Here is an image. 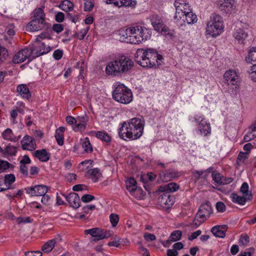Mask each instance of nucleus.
<instances>
[{
  "mask_svg": "<svg viewBox=\"0 0 256 256\" xmlns=\"http://www.w3.org/2000/svg\"><path fill=\"white\" fill-rule=\"evenodd\" d=\"M135 61L144 68L158 66L162 62V56L154 48H140L135 54Z\"/></svg>",
  "mask_w": 256,
  "mask_h": 256,
  "instance_id": "nucleus-1",
  "label": "nucleus"
},
{
  "mask_svg": "<svg viewBox=\"0 0 256 256\" xmlns=\"http://www.w3.org/2000/svg\"><path fill=\"white\" fill-rule=\"evenodd\" d=\"M134 63L128 57L121 56L109 62L106 68V72L112 76H120L130 70Z\"/></svg>",
  "mask_w": 256,
  "mask_h": 256,
  "instance_id": "nucleus-2",
  "label": "nucleus"
},
{
  "mask_svg": "<svg viewBox=\"0 0 256 256\" xmlns=\"http://www.w3.org/2000/svg\"><path fill=\"white\" fill-rule=\"evenodd\" d=\"M197 22V16L192 10L183 14L179 16H177V24L180 30V37L184 39L190 36L189 24H193Z\"/></svg>",
  "mask_w": 256,
  "mask_h": 256,
  "instance_id": "nucleus-3",
  "label": "nucleus"
},
{
  "mask_svg": "<svg viewBox=\"0 0 256 256\" xmlns=\"http://www.w3.org/2000/svg\"><path fill=\"white\" fill-rule=\"evenodd\" d=\"M158 190L159 192H164L158 198V202L160 206H164L168 208L174 204L176 198L174 196L170 194V192L176 191V183L171 182L161 186L158 187Z\"/></svg>",
  "mask_w": 256,
  "mask_h": 256,
  "instance_id": "nucleus-4",
  "label": "nucleus"
},
{
  "mask_svg": "<svg viewBox=\"0 0 256 256\" xmlns=\"http://www.w3.org/2000/svg\"><path fill=\"white\" fill-rule=\"evenodd\" d=\"M222 18L218 14H213L207 24L206 33L212 37L219 36L224 29Z\"/></svg>",
  "mask_w": 256,
  "mask_h": 256,
  "instance_id": "nucleus-5",
  "label": "nucleus"
},
{
  "mask_svg": "<svg viewBox=\"0 0 256 256\" xmlns=\"http://www.w3.org/2000/svg\"><path fill=\"white\" fill-rule=\"evenodd\" d=\"M112 92V98L116 101L124 104L132 102V94L131 90L122 84L115 85Z\"/></svg>",
  "mask_w": 256,
  "mask_h": 256,
  "instance_id": "nucleus-6",
  "label": "nucleus"
},
{
  "mask_svg": "<svg viewBox=\"0 0 256 256\" xmlns=\"http://www.w3.org/2000/svg\"><path fill=\"white\" fill-rule=\"evenodd\" d=\"M130 127L129 130L132 134L130 136V140H134L140 138L142 134L144 126V118H134L128 121Z\"/></svg>",
  "mask_w": 256,
  "mask_h": 256,
  "instance_id": "nucleus-7",
  "label": "nucleus"
},
{
  "mask_svg": "<svg viewBox=\"0 0 256 256\" xmlns=\"http://www.w3.org/2000/svg\"><path fill=\"white\" fill-rule=\"evenodd\" d=\"M224 78L225 84L228 86V91L229 93L236 94L238 86V76L236 71L231 70L226 71L224 75Z\"/></svg>",
  "mask_w": 256,
  "mask_h": 256,
  "instance_id": "nucleus-8",
  "label": "nucleus"
},
{
  "mask_svg": "<svg viewBox=\"0 0 256 256\" xmlns=\"http://www.w3.org/2000/svg\"><path fill=\"white\" fill-rule=\"evenodd\" d=\"M132 32L131 38H130V43L139 44L143 40H146L150 36L148 33H146L147 30L143 28L140 26H136L132 27Z\"/></svg>",
  "mask_w": 256,
  "mask_h": 256,
  "instance_id": "nucleus-9",
  "label": "nucleus"
},
{
  "mask_svg": "<svg viewBox=\"0 0 256 256\" xmlns=\"http://www.w3.org/2000/svg\"><path fill=\"white\" fill-rule=\"evenodd\" d=\"M216 6L219 10L226 14H232L236 8L234 0H217Z\"/></svg>",
  "mask_w": 256,
  "mask_h": 256,
  "instance_id": "nucleus-10",
  "label": "nucleus"
},
{
  "mask_svg": "<svg viewBox=\"0 0 256 256\" xmlns=\"http://www.w3.org/2000/svg\"><path fill=\"white\" fill-rule=\"evenodd\" d=\"M85 233L96 238L95 240H97L108 238L112 234L110 230L104 231V230L98 228L86 230Z\"/></svg>",
  "mask_w": 256,
  "mask_h": 256,
  "instance_id": "nucleus-11",
  "label": "nucleus"
},
{
  "mask_svg": "<svg viewBox=\"0 0 256 256\" xmlns=\"http://www.w3.org/2000/svg\"><path fill=\"white\" fill-rule=\"evenodd\" d=\"M26 193L30 196H40L46 194L48 187L46 186L40 184L25 188Z\"/></svg>",
  "mask_w": 256,
  "mask_h": 256,
  "instance_id": "nucleus-12",
  "label": "nucleus"
},
{
  "mask_svg": "<svg viewBox=\"0 0 256 256\" xmlns=\"http://www.w3.org/2000/svg\"><path fill=\"white\" fill-rule=\"evenodd\" d=\"M194 120L198 124V128L201 134L206 136L211 133V127L209 123L204 121V118L201 116H196Z\"/></svg>",
  "mask_w": 256,
  "mask_h": 256,
  "instance_id": "nucleus-13",
  "label": "nucleus"
},
{
  "mask_svg": "<svg viewBox=\"0 0 256 256\" xmlns=\"http://www.w3.org/2000/svg\"><path fill=\"white\" fill-rule=\"evenodd\" d=\"M212 206L209 202L202 204L196 214V217L200 219L206 220L212 214Z\"/></svg>",
  "mask_w": 256,
  "mask_h": 256,
  "instance_id": "nucleus-14",
  "label": "nucleus"
},
{
  "mask_svg": "<svg viewBox=\"0 0 256 256\" xmlns=\"http://www.w3.org/2000/svg\"><path fill=\"white\" fill-rule=\"evenodd\" d=\"M46 26L45 19L40 18H33L26 26L28 30L31 32H35L41 30L44 28Z\"/></svg>",
  "mask_w": 256,
  "mask_h": 256,
  "instance_id": "nucleus-15",
  "label": "nucleus"
},
{
  "mask_svg": "<svg viewBox=\"0 0 256 256\" xmlns=\"http://www.w3.org/2000/svg\"><path fill=\"white\" fill-rule=\"evenodd\" d=\"M50 47L46 46L44 42L37 43V45L34 48H31V54H33V57H38L42 55L46 54L50 52Z\"/></svg>",
  "mask_w": 256,
  "mask_h": 256,
  "instance_id": "nucleus-16",
  "label": "nucleus"
},
{
  "mask_svg": "<svg viewBox=\"0 0 256 256\" xmlns=\"http://www.w3.org/2000/svg\"><path fill=\"white\" fill-rule=\"evenodd\" d=\"M120 126L118 130L119 137L126 141L130 140V136H132V135L129 130L130 126L128 121L123 122L120 124Z\"/></svg>",
  "mask_w": 256,
  "mask_h": 256,
  "instance_id": "nucleus-17",
  "label": "nucleus"
},
{
  "mask_svg": "<svg viewBox=\"0 0 256 256\" xmlns=\"http://www.w3.org/2000/svg\"><path fill=\"white\" fill-rule=\"evenodd\" d=\"M23 150H32L36 148L35 140L30 136H25L20 142Z\"/></svg>",
  "mask_w": 256,
  "mask_h": 256,
  "instance_id": "nucleus-18",
  "label": "nucleus"
},
{
  "mask_svg": "<svg viewBox=\"0 0 256 256\" xmlns=\"http://www.w3.org/2000/svg\"><path fill=\"white\" fill-rule=\"evenodd\" d=\"M69 203L70 206L78 208L80 206V200L78 195L75 192H71L68 195L62 194Z\"/></svg>",
  "mask_w": 256,
  "mask_h": 256,
  "instance_id": "nucleus-19",
  "label": "nucleus"
},
{
  "mask_svg": "<svg viewBox=\"0 0 256 256\" xmlns=\"http://www.w3.org/2000/svg\"><path fill=\"white\" fill-rule=\"evenodd\" d=\"M31 54V50L28 48H24L17 52L14 56L13 62L16 64H20L24 62Z\"/></svg>",
  "mask_w": 256,
  "mask_h": 256,
  "instance_id": "nucleus-20",
  "label": "nucleus"
},
{
  "mask_svg": "<svg viewBox=\"0 0 256 256\" xmlns=\"http://www.w3.org/2000/svg\"><path fill=\"white\" fill-rule=\"evenodd\" d=\"M33 155L40 161L42 162H48L50 160V154L44 148L36 150L34 152Z\"/></svg>",
  "mask_w": 256,
  "mask_h": 256,
  "instance_id": "nucleus-21",
  "label": "nucleus"
},
{
  "mask_svg": "<svg viewBox=\"0 0 256 256\" xmlns=\"http://www.w3.org/2000/svg\"><path fill=\"white\" fill-rule=\"evenodd\" d=\"M85 175L87 178H90L94 182H98L102 176V174L98 168L88 170Z\"/></svg>",
  "mask_w": 256,
  "mask_h": 256,
  "instance_id": "nucleus-22",
  "label": "nucleus"
},
{
  "mask_svg": "<svg viewBox=\"0 0 256 256\" xmlns=\"http://www.w3.org/2000/svg\"><path fill=\"white\" fill-rule=\"evenodd\" d=\"M227 228L228 226L226 225L216 226L212 228L211 232L216 236L223 238L226 236Z\"/></svg>",
  "mask_w": 256,
  "mask_h": 256,
  "instance_id": "nucleus-23",
  "label": "nucleus"
},
{
  "mask_svg": "<svg viewBox=\"0 0 256 256\" xmlns=\"http://www.w3.org/2000/svg\"><path fill=\"white\" fill-rule=\"evenodd\" d=\"M154 30L158 32H160L162 35L168 36L170 38H172L174 34L170 32V29L164 25V22H160L159 24H154L152 25Z\"/></svg>",
  "mask_w": 256,
  "mask_h": 256,
  "instance_id": "nucleus-24",
  "label": "nucleus"
},
{
  "mask_svg": "<svg viewBox=\"0 0 256 256\" xmlns=\"http://www.w3.org/2000/svg\"><path fill=\"white\" fill-rule=\"evenodd\" d=\"M132 27L125 30H122L120 31V40L126 42H130V38H131L132 32Z\"/></svg>",
  "mask_w": 256,
  "mask_h": 256,
  "instance_id": "nucleus-25",
  "label": "nucleus"
},
{
  "mask_svg": "<svg viewBox=\"0 0 256 256\" xmlns=\"http://www.w3.org/2000/svg\"><path fill=\"white\" fill-rule=\"evenodd\" d=\"M192 10L188 4L182 1V2H177V16L182 15Z\"/></svg>",
  "mask_w": 256,
  "mask_h": 256,
  "instance_id": "nucleus-26",
  "label": "nucleus"
},
{
  "mask_svg": "<svg viewBox=\"0 0 256 256\" xmlns=\"http://www.w3.org/2000/svg\"><path fill=\"white\" fill-rule=\"evenodd\" d=\"M16 90L23 98L28 99L31 96L30 90L26 84H22L18 85Z\"/></svg>",
  "mask_w": 256,
  "mask_h": 256,
  "instance_id": "nucleus-27",
  "label": "nucleus"
},
{
  "mask_svg": "<svg viewBox=\"0 0 256 256\" xmlns=\"http://www.w3.org/2000/svg\"><path fill=\"white\" fill-rule=\"evenodd\" d=\"M126 189L130 192L131 194L136 190V181L133 178H130L126 182Z\"/></svg>",
  "mask_w": 256,
  "mask_h": 256,
  "instance_id": "nucleus-28",
  "label": "nucleus"
},
{
  "mask_svg": "<svg viewBox=\"0 0 256 256\" xmlns=\"http://www.w3.org/2000/svg\"><path fill=\"white\" fill-rule=\"evenodd\" d=\"M65 128L64 127H60L56 130L55 138L58 144L62 146L64 144V133Z\"/></svg>",
  "mask_w": 256,
  "mask_h": 256,
  "instance_id": "nucleus-29",
  "label": "nucleus"
},
{
  "mask_svg": "<svg viewBox=\"0 0 256 256\" xmlns=\"http://www.w3.org/2000/svg\"><path fill=\"white\" fill-rule=\"evenodd\" d=\"M247 36V33L242 29L238 30L234 34L235 38L240 44H244V41Z\"/></svg>",
  "mask_w": 256,
  "mask_h": 256,
  "instance_id": "nucleus-30",
  "label": "nucleus"
},
{
  "mask_svg": "<svg viewBox=\"0 0 256 256\" xmlns=\"http://www.w3.org/2000/svg\"><path fill=\"white\" fill-rule=\"evenodd\" d=\"M248 62L256 64V48L253 47L248 52V55L246 58Z\"/></svg>",
  "mask_w": 256,
  "mask_h": 256,
  "instance_id": "nucleus-31",
  "label": "nucleus"
},
{
  "mask_svg": "<svg viewBox=\"0 0 256 256\" xmlns=\"http://www.w3.org/2000/svg\"><path fill=\"white\" fill-rule=\"evenodd\" d=\"M56 244L55 240H49L42 246V250L45 252H48L52 250Z\"/></svg>",
  "mask_w": 256,
  "mask_h": 256,
  "instance_id": "nucleus-32",
  "label": "nucleus"
},
{
  "mask_svg": "<svg viewBox=\"0 0 256 256\" xmlns=\"http://www.w3.org/2000/svg\"><path fill=\"white\" fill-rule=\"evenodd\" d=\"M16 178L13 174H6L4 177V186L8 188V190L10 188V185L15 181Z\"/></svg>",
  "mask_w": 256,
  "mask_h": 256,
  "instance_id": "nucleus-33",
  "label": "nucleus"
},
{
  "mask_svg": "<svg viewBox=\"0 0 256 256\" xmlns=\"http://www.w3.org/2000/svg\"><path fill=\"white\" fill-rule=\"evenodd\" d=\"M231 198L232 201L240 205L244 204L246 200H248V198H246L243 196H238L236 194H232L231 196Z\"/></svg>",
  "mask_w": 256,
  "mask_h": 256,
  "instance_id": "nucleus-34",
  "label": "nucleus"
},
{
  "mask_svg": "<svg viewBox=\"0 0 256 256\" xmlns=\"http://www.w3.org/2000/svg\"><path fill=\"white\" fill-rule=\"evenodd\" d=\"M60 7L65 12H70L73 10L74 4L69 0H64L60 4Z\"/></svg>",
  "mask_w": 256,
  "mask_h": 256,
  "instance_id": "nucleus-35",
  "label": "nucleus"
},
{
  "mask_svg": "<svg viewBox=\"0 0 256 256\" xmlns=\"http://www.w3.org/2000/svg\"><path fill=\"white\" fill-rule=\"evenodd\" d=\"M96 136L106 142H110L111 141V137L108 135V134L102 132L98 131L96 132Z\"/></svg>",
  "mask_w": 256,
  "mask_h": 256,
  "instance_id": "nucleus-36",
  "label": "nucleus"
},
{
  "mask_svg": "<svg viewBox=\"0 0 256 256\" xmlns=\"http://www.w3.org/2000/svg\"><path fill=\"white\" fill-rule=\"evenodd\" d=\"M8 56V53L7 49L0 44V64L4 63Z\"/></svg>",
  "mask_w": 256,
  "mask_h": 256,
  "instance_id": "nucleus-37",
  "label": "nucleus"
},
{
  "mask_svg": "<svg viewBox=\"0 0 256 256\" xmlns=\"http://www.w3.org/2000/svg\"><path fill=\"white\" fill-rule=\"evenodd\" d=\"M82 146L85 152L91 153L93 150L88 138H84V141L82 143Z\"/></svg>",
  "mask_w": 256,
  "mask_h": 256,
  "instance_id": "nucleus-38",
  "label": "nucleus"
},
{
  "mask_svg": "<svg viewBox=\"0 0 256 256\" xmlns=\"http://www.w3.org/2000/svg\"><path fill=\"white\" fill-rule=\"evenodd\" d=\"M17 152V148L9 144L5 148V156H15Z\"/></svg>",
  "mask_w": 256,
  "mask_h": 256,
  "instance_id": "nucleus-39",
  "label": "nucleus"
},
{
  "mask_svg": "<svg viewBox=\"0 0 256 256\" xmlns=\"http://www.w3.org/2000/svg\"><path fill=\"white\" fill-rule=\"evenodd\" d=\"M240 192L244 194V196H248V200H250L252 198V195L251 194H248V185L246 182H244L240 188Z\"/></svg>",
  "mask_w": 256,
  "mask_h": 256,
  "instance_id": "nucleus-40",
  "label": "nucleus"
},
{
  "mask_svg": "<svg viewBox=\"0 0 256 256\" xmlns=\"http://www.w3.org/2000/svg\"><path fill=\"white\" fill-rule=\"evenodd\" d=\"M256 137V132L250 127V130L244 136V140L248 142Z\"/></svg>",
  "mask_w": 256,
  "mask_h": 256,
  "instance_id": "nucleus-41",
  "label": "nucleus"
},
{
  "mask_svg": "<svg viewBox=\"0 0 256 256\" xmlns=\"http://www.w3.org/2000/svg\"><path fill=\"white\" fill-rule=\"evenodd\" d=\"M2 135L3 138L6 140L10 141L14 140L12 138L13 132L12 130L10 128L5 130Z\"/></svg>",
  "mask_w": 256,
  "mask_h": 256,
  "instance_id": "nucleus-42",
  "label": "nucleus"
},
{
  "mask_svg": "<svg viewBox=\"0 0 256 256\" xmlns=\"http://www.w3.org/2000/svg\"><path fill=\"white\" fill-rule=\"evenodd\" d=\"M248 152H240L237 158L236 163L238 166L242 164L244 160L248 158Z\"/></svg>",
  "mask_w": 256,
  "mask_h": 256,
  "instance_id": "nucleus-43",
  "label": "nucleus"
},
{
  "mask_svg": "<svg viewBox=\"0 0 256 256\" xmlns=\"http://www.w3.org/2000/svg\"><path fill=\"white\" fill-rule=\"evenodd\" d=\"M34 18H40L45 19V14L42 8H36L34 12Z\"/></svg>",
  "mask_w": 256,
  "mask_h": 256,
  "instance_id": "nucleus-44",
  "label": "nucleus"
},
{
  "mask_svg": "<svg viewBox=\"0 0 256 256\" xmlns=\"http://www.w3.org/2000/svg\"><path fill=\"white\" fill-rule=\"evenodd\" d=\"M124 242V240L122 238H119L116 236L114 238V240L112 242H110L108 243V246H116L118 247L120 244Z\"/></svg>",
  "mask_w": 256,
  "mask_h": 256,
  "instance_id": "nucleus-45",
  "label": "nucleus"
},
{
  "mask_svg": "<svg viewBox=\"0 0 256 256\" xmlns=\"http://www.w3.org/2000/svg\"><path fill=\"white\" fill-rule=\"evenodd\" d=\"M136 2L132 0H121L120 2V7L121 6H134Z\"/></svg>",
  "mask_w": 256,
  "mask_h": 256,
  "instance_id": "nucleus-46",
  "label": "nucleus"
},
{
  "mask_svg": "<svg viewBox=\"0 0 256 256\" xmlns=\"http://www.w3.org/2000/svg\"><path fill=\"white\" fill-rule=\"evenodd\" d=\"M212 180L218 184H221V182L222 180V176L218 172L216 171H214L212 172Z\"/></svg>",
  "mask_w": 256,
  "mask_h": 256,
  "instance_id": "nucleus-47",
  "label": "nucleus"
},
{
  "mask_svg": "<svg viewBox=\"0 0 256 256\" xmlns=\"http://www.w3.org/2000/svg\"><path fill=\"white\" fill-rule=\"evenodd\" d=\"M110 219L112 226L115 227L119 221V216L116 214H112L110 216Z\"/></svg>",
  "mask_w": 256,
  "mask_h": 256,
  "instance_id": "nucleus-48",
  "label": "nucleus"
},
{
  "mask_svg": "<svg viewBox=\"0 0 256 256\" xmlns=\"http://www.w3.org/2000/svg\"><path fill=\"white\" fill-rule=\"evenodd\" d=\"M88 30L89 27H87L86 28L82 30L79 32H76L75 34V36L76 38L80 40H82L87 34Z\"/></svg>",
  "mask_w": 256,
  "mask_h": 256,
  "instance_id": "nucleus-49",
  "label": "nucleus"
},
{
  "mask_svg": "<svg viewBox=\"0 0 256 256\" xmlns=\"http://www.w3.org/2000/svg\"><path fill=\"white\" fill-rule=\"evenodd\" d=\"M150 20L152 25H154V24H160V22H162L163 21L160 16L156 14H154L150 18Z\"/></svg>",
  "mask_w": 256,
  "mask_h": 256,
  "instance_id": "nucleus-50",
  "label": "nucleus"
},
{
  "mask_svg": "<svg viewBox=\"0 0 256 256\" xmlns=\"http://www.w3.org/2000/svg\"><path fill=\"white\" fill-rule=\"evenodd\" d=\"M94 6L93 2L91 0L86 1L84 4V10L85 12H90Z\"/></svg>",
  "mask_w": 256,
  "mask_h": 256,
  "instance_id": "nucleus-51",
  "label": "nucleus"
},
{
  "mask_svg": "<svg viewBox=\"0 0 256 256\" xmlns=\"http://www.w3.org/2000/svg\"><path fill=\"white\" fill-rule=\"evenodd\" d=\"M239 242L243 246H247L249 242V237L246 234L242 236L239 240Z\"/></svg>",
  "mask_w": 256,
  "mask_h": 256,
  "instance_id": "nucleus-52",
  "label": "nucleus"
},
{
  "mask_svg": "<svg viewBox=\"0 0 256 256\" xmlns=\"http://www.w3.org/2000/svg\"><path fill=\"white\" fill-rule=\"evenodd\" d=\"M16 221L18 224H20L22 223H28L31 222L30 218L28 216V217H18L16 218Z\"/></svg>",
  "mask_w": 256,
  "mask_h": 256,
  "instance_id": "nucleus-53",
  "label": "nucleus"
},
{
  "mask_svg": "<svg viewBox=\"0 0 256 256\" xmlns=\"http://www.w3.org/2000/svg\"><path fill=\"white\" fill-rule=\"evenodd\" d=\"M94 199V196L88 194H84L81 198L82 200L84 202H88Z\"/></svg>",
  "mask_w": 256,
  "mask_h": 256,
  "instance_id": "nucleus-54",
  "label": "nucleus"
},
{
  "mask_svg": "<svg viewBox=\"0 0 256 256\" xmlns=\"http://www.w3.org/2000/svg\"><path fill=\"white\" fill-rule=\"evenodd\" d=\"M216 207L218 212H222L226 210V206L224 202H216Z\"/></svg>",
  "mask_w": 256,
  "mask_h": 256,
  "instance_id": "nucleus-55",
  "label": "nucleus"
},
{
  "mask_svg": "<svg viewBox=\"0 0 256 256\" xmlns=\"http://www.w3.org/2000/svg\"><path fill=\"white\" fill-rule=\"evenodd\" d=\"M72 128L75 132L81 131L85 130L86 126L84 124L79 123L74 126Z\"/></svg>",
  "mask_w": 256,
  "mask_h": 256,
  "instance_id": "nucleus-56",
  "label": "nucleus"
},
{
  "mask_svg": "<svg viewBox=\"0 0 256 256\" xmlns=\"http://www.w3.org/2000/svg\"><path fill=\"white\" fill-rule=\"evenodd\" d=\"M251 70H252L250 74L251 79L256 82V64H253Z\"/></svg>",
  "mask_w": 256,
  "mask_h": 256,
  "instance_id": "nucleus-57",
  "label": "nucleus"
},
{
  "mask_svg": "<svg viewBox=\"0 0 256 256\" xmlns=\"http://www.w3.org/2000/svg\"><path fill=\"white\" fill-rule=\"evenodd\" d=\"M62 50H56L54 52L53 56L56 60H59L62 58Z\"/></svg>",
  "mask_w": 256,
  "mask_h": 256,
  "instance_id": "nucleus-58",
  "label": "nucleus"
},
{
  "mask_svg": "<svg viewBox=\"0 0 256 256\" xmlns=\"http://www.w3.org/2000/svg\"><path fill=\"white\" fill-rule=\"evenodd\" d=\"M172 248L167 250V256H176V243L173 244Z\"/></svg>",
  "mask_w": 256,
  "mask_h": 256,
  "instance_id": "nucleus-59",
  "label": "nucleus"
},
{
  "mask_svg": "<svg viewBox=\"0 0 256 256\" xmlns=\"http://www.w3.org/2000/svg\"><path fill=\"white\" fill-rule=\"evenodd\" d=\"M52 30L57 33H60L64 30V26L61 24H54L52 26Z\"/></svg>",
  "mask_w": 256,
  "mask_h": 256,
  "instance_id": "nucleus-60",
  "label": "nucleus"
},
{
  "mask_svg": "<svg viewBox=\"0 0 256 256\" xmlns=\"http://www.w3.org/2000/svg\"><path fill=\"white\" fill-rule=\"evenodd\" d=\"M64 14L62 12H58L55 16L56 20L58 22H61L64 21Z\"/></svg>",
  "mask_w": 256,
  "mask_h": 256,
  "instance_id": "nucleus-61",
  "label": "nucleus"
},
{
  "mask_svg": "<svg viewBox=\"0 0 256 256\" xmlns=\"http://www.w3.org/2000/svg\"><path fill=\"white\" fill-rule=\"evenodd\" d=\"M202 234V231L200 230H198L192 234L190 236H188V240H192L194 239H196L198 236H199Z\"/></svg>",
  "mask_w": 256,
  "mask_h": 256,
  "instance_id": "nucleus-62",
  "label": "nucleus"
},
{
  "mask_svg": "<svg viewBox=\"0 0 256 256\" xmlns=\"http://www.w3.org/2000/svg\"><path fill=\"white\" fill-rule=\"evenodd\" d=\"M144 238L147 241H153L156 239V236L152 234H144Z\"/></svg>",
  "mask_w": 256,
  "mask_h": 256,
  "instance_id": "nucleus-63",
  "label": "nucleus"
},
{
  "mask_svg": "<svg viewBox=\"0 0 256 256\" xmlns=\"http://www.w3.org/2000/svg\"><path fill=\"white\" fill-rule=\"evenodd\" d=\"M26 256H42V253L40 251L28 252L25 253Z\"/></svg>",
  "mask_w": 256,
  "mask_h": 256,
  "instance_id": "nucleus-64",
  "label": "nucleus"
}]
</instances>
